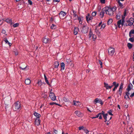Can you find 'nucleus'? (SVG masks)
<instances>
[{"instance_id": "nucleus-48", "label": "nucleus", "mask_w": 134, "mask_h": 134, "mask_svg": "<svg viewBox=\"0 0 134 134\" xmlns=\"http://www.w3.org/2000/svg\"><path fill=\"white\" fill-rule=\"evenodd\" d=\"M4 41L6 43H8L9 42L7 38H4Z\"/></svg>"}, {"instance_id": "nucleus-36", "label": "nucleus", "mask_w": 134, "mask_h": 134, "mask_svg": "<svg viewBox=\"0 0 134 134\" xmlns=\"http://www.w3.org/2000/svg\"><path fill=\"white\" fill-rule=\"evenodd\" d=\"M78 20L79 21V23L80 24H81L82 23V20L81 19V18L80 17H79L78 18Z\"/></svg>"}, {"instance_id": "nucleus-21", "label": "nucleus", "mask_w": 134, "mask_h": 134, "mask_svg": "<svg viewBox=\"0 0 134 134\" xmlns=\"http://www.w3.org/2000/svg\"><path fill=\"white\" fill-rule=\"evenodd\" d=\"M104 83V87L106 89L108 90L109 89H110V86H109L108 83L105 82Z\"/></svg>"}, {"instance_id": "nucleus-63", "label": "nucleus", "mask_w": 134, "mask_h": 134, "mask_svg": "<svg viewBox=\"0 0 134 134\" xmlns=\"http://www.w3.org/2000/svg\"><path fill=\"white\" fill-rule=\"evenodd\" d=\"M130 20L131 21H133V23L134 22V19L133 18H130V20Z\"/></svg>"}, {"instance_id": "nucleus-10", "label": "nucleus", "mask_w": 134, "mask_h": 134, "mask_svg": "<svg viewBox=\"0 0 134 134\" xmlns=\"http://www.w3.org/2000/svg\"><path fill=\"white\" fill-rule=\"evenodd\" d=\"M49 96L52 100L54 101L56 99V96L55 94L53 93H50Z\"/></svg>"}, {"instance_id": "nucleus-23", "label": "nucleus", "mask_w": 134, "mask_h": 134, "mask_svg": "<svg viewBox=\"0 0 134 134\" xmlns=\"http://www.w3.org/2000/svg\"><path fill=\"white\" fill-rule=\"evenodd\" d=\"M104 113L103 111H102L101 112V115H103V118H104L105 119H106L107 118V116H108V114H104Z\"/></svg>"}, {"instance_id": "nucleus-32", "label": "nucleus", "mask_w": 134, "mask_h": 134, "mask_svg": "<svg viewBox=\"0 0 134 134\" xmlns=\"http://www.w3.org/2000/svg\"><path fill=\"white\" fill-rule=\"evenodd\" d=\"M119 86V84L118 83H117L114 86V88H113V91H115L116 89Z\"/></svg>"}, {"instance_id": "nucleus-40", "label": "nucleus", "mask_w": 134, "mask_h": 134, "mask_svg": "<svg viewBox=\"0 0 134 134\" xmlns=\"http://www.w3.org/2000/svg\"><path fill=\"white\" fill-rule=\"evenodd\" d=\"M79 102L78 101H75V100H74L73 102V104L76 105H78L77 103Z\"/></svg>"}, {"instance_id": "nucleus-52", "label": "nucleus", "mask_w": 134, "mask_h": 134, "mask_svg": "<svg viewBox=\"0 0 134 134\" xmlns=\"http://www.w3.org/2000/svg\"><path fill=\"white\" fill-rule=\"evenodd\" d=\"M28 3L30 4V5H32V2L31 1V0H29L28 1Z\"/></svg>"}, {"instance_id": "nucleus-57", "label": "nucleus", "mask_w": 134, "mask_h": 134, "mask_svg": "<svg viewBox=\"0 0 134 134\" xmlns=\"http://www.w3.org/2000/svg\"><path fill=\"white\" fill-rule=\"evenodd\" d=\"M54 2H57L58 3L60 2V0H53Z\"/></svg>"}, {"instance_id": "nucleus-9", "label": "nucleus", "mask_w": 134, "mask_h": 134, "mask_svg": "<svg viewBox=\"0 0 134 134\" xmlns=\"http://www.w3.org/2000/svg\"><path fill=\"white\" fill-rule=\"evenodd\" d=\"M86 19L88 23L89 22L93 19V17L90 15L89 13H88L86 16Z\"/></svg>"}, {"instance_id": "nucleus-1", "label": "nucleus", "mask_w": 134, "mask_h": 134, "mask_svg": "<svg viewBox=\"0 0 134 134\" xmlns=\"http://www.w3.org/2000/svg\"><path fill=\"white\" fill-rule=\"evenodd\" d=\"M13 106V109L14 111H19L21 109V104L18 101L14 103Z\"/></svg>"}, {"instance_id": "nucleus-53", "label": "nucleus", "mask_w": 134, "mask_h": 134, "mask_svg": "<svg viewBox=\"0 0 134 134\" xmlns=\"http://www.w3.org/2000/svg\"><path fill=\"white\" fill-rule=\"evenodd\" d=\"M56 104H57V103L54 102H51L49 103V104L50 105H56Z\"/></svg>"}, {"instance_id": "nucleus-41", "label": "nucleus", "mask_w": 134, "mask_h": 134, "mask_svg": "<svg viewBox=\"0 0 134 134\" xmlns=\"http://www.w3.org/2000/svg\"><path fill=\"white\" fill-rule=\"evenodd\" d=\"M97 14V12L96 11H94L93 12L92 14V15L93 16H95Z\"/></svg>"}, {"instance_id": "nucleus-29", "label": "nucleus", "mask_w": 134, "mask_h": 134, "mask_svg": "<svg viewBox=\"0 0 134 134\" xmlns=\"http://www.w3.org/2000/svg\"><path fill=\"white\" fill-rule=\"evenodd\" d=\"M44 76L45 82H46L47 84H48V85H49V83L48 82V80H47L46 76L45 75H44Z\"/></svg>"}, {"instance_id": "nucleus-14", "label": "nucleus", "mask_w": 134, "mask_h": 134, "mask_svg": "<svg viewBox=\"0 0 134 134\" xmlns=\"http://www.w3.org/2000/svg\"><path fill=\"white\" fill-rule=\"evenodd\" d=\"M133 87V86L132 84L130 83L128 85L126 90L128 91H129L131 89H132Z\"/></svg>"}, {"instance_id": "nucleus-12", "label": "nucleus", "mask_w": 134, "mask_h": 134, "mask_svg": "<svg viewBox=\"0 0 134 134\" xmlns=\"http://www.w3.org/2000/svg\"><path fill=\"white\" fill-rule=\"evenodd\" d=\"M66 14V13L64 11H61L59 13V15L60 18H63L65 16Z\"/></svg>"}, {"instance_id": "nucleus-58", "label": "nucleus", "mask_w": 134, "mask_h": 134, "mask_svg": "<svg viewBox=\"0 0 134 134\" xmlns=\"http://www.w3.org/2000/svg\"><path fill=\"white\" fill-rule=\"evenodd\" d=\"M2 33L3 34H5L6 32L4 30H3L2 32Z\"/></svg>"}, {"instance_id": "nucleus-24", "label": "nucleus", "mask_w": 134, "mask_h": 134, "mask_svg": "<svg viewBox=\"0 0 134 134\" xmlns=\"http://www.w3.org/2000/svg\"><path fill=\"white\" fill-rule=\"evenodd\" d=\"M25 83L27 85H29L31 83V81L29 79H27L25 81Z\"/></svg>"}, {"instance_id": "nucleus-43", "label": "nucleus", "mask_w": 134, "mask_h": 134, "mask_svg": "<svg viewBox=\"0 0 134 134\" xmlns=\"http://www.w3.org/2000/svg\"><path fill=\"white\" fill-rule=\"evenodd\" d=\"M113 20L111 19H110L109 20L108 22V24H110L112 22Z\"/></svg>"}, {"instance_id": "nucleus-39", "label": "nucleus", "mask_w": 134, "mask_h": 134, "mask_svg": "<svg viewBox=\"0 0 134 134\" xmlns=\"http://www.w3.org/2000/svg\"><path fill=\"white\" fill-rule=\"evenodd\" d=\"M117 83L115 82H114L113 83V85L111 86H110V88L111 89L113 86H115V85L117 84Z\"/></svg>"}, {"instance_id": "nucleus-44", "label": "nucleus", "mask_w": 134, "mask_h": 134, "mask_svg": "<svg viewBox=\"0 0 134 134\" xmlns=\"http://www.w3.org/2000/svg\"><path fill=\"white\" fill-rule=\"evenodd\" d=\"M111 9L112 10V11L113 12H113L116 9V7H113L112 8H111Z\"/></svg>"}, {"instance_id": "nucleus-8", "label": "nucleus", "mask_w": 134, "mask_h": 134, "mask_svg": "<svg viewBox=\"0 0 134 134\" xmlns=\"http://www.w3.org/2000/svg\"><path fill=\"white\" fill-rule=\"evenodd\" d=\"M123 85L124 84L123 83H121L120 86L119 90L118 91L119 94L120 96L121 95Z\"/></svg>"}, {"instance_id": "nucleus-38", "label": "nucleus", "mask_w": 134, "mask_h": 134, "mask_svg": "<svg viewBox=\"0 0 134 134\" xmlns=\"http://www.w3.org/2000/svg\"><path fill=\"white\" fill-rule=\"evenodd\" d=\"M56 28V26L53 24H52L51 25V29H55Z\"/></svg>"}, {"instance_id": "nucleus-13", "label": "nucleus", "mask_w": 134, "mask_h": 134, "mask_svg": "<svg viewBox=\"0 0 134 134\" xmlns=\"http://www.w3.org/2000/svg\"><path fill=\"white\" fill-rule=\"evenodd\" d=\"M133 23V21H131L130 20H128L127 21V23L125 24V26H131Z\"/></svg>"}, {"instance_id": "nucleus-34", "label": "nucleus", "mask_w": 134, "mask_h": 134, "mask_svg": "<svg viewBox=\"0 0 134 134\" xmlns=\"http://www.w3.org/2000/svg\"><path fill=\"white\" fill-rule=\"evenodd\" d=\"M113 111L111 109L109 110L108 111V113L110 115L113 116V114H112Z\"/></svg>"}, {"instance_id": "nucleus-37", "label": "nucleus", "mask_w": 134, "mask_h": 134, "mask_svg": "<svg viewBox=\"0 0 134 134\" xmlns=\"http://www.w3.org/2000/svg\"><path fill=\"white\" fill-rule=\"evenodd\" d=\"M127 46L129 49H130L132 47V45L130 43H128L127 44Z\"/></svg>"}, {"instance_id": "nucleus-25", "label": "nucleus", "mask_w": 134, "mask_h": 134, "mask_svg": "<svg viewBox=\"0 0 134 134\" xmlns=\"http://www.w3.org/2000/svg\"><path fill=\"white\" fill-rule=\"evenodd\" d=\"M5 21L7 22L9 24H12V20L9 18H8L6 19L5 20Z\"/></svg>"}, {"instance_id": "nucleus-62", "label": "nucleus", "mask_w": 134, "mask_h": 134, "mask_svg": "<svg viewBox=\"0 0 134 134\" xmlns=\"http://www.w3.org/2000/svg\"><path fill=\"white\" fill-rule=\"evenodd\" d=\"M101 9V7H100V6L98 7V11H100Z\"/></svg>"}, {"instance_id": "nucleus-31", "label": "nucleus", "mask_w": 134, "mask_h": 134, "mask_svg": "<svg viewBox=\"0 0 134 134\" xmlns=\"http://www.w3.org/2000/svg\"><path fill=\"white\" fill-rule=\"evenodd\" d=\"M43 83L41 81V80H38L37 82V84L38 85V86H40L42 85Z\"/></svg>"}, {"instance_id": "nucleus-61", "label": "nucleus", "mask_w": 134, "mask_h": 134, "mask_svg": "<svg viewBox=\"0 0 134 134\" xmlns=\"http://www.w3.org/2000/svg\"><path fill=\"white\" fill-rule=\"evenodd\" d=\"M72 12L73 14H76V13H77V12L76 11H75L74 10H72Z\"/></svg>"}, {"instance_id": "nucleus-3", "label": "nucleus", "mask_w": 134, "mask_h": 134, "mask_svg": "<svg viewBox=\"0 0 134 134\" xmlns=\"http://www.w3.org/2000/svg\"><path fill=\"white\" fill-rule=\"evenodd\" d=\"M105 10V12L107 14H108L110 16H112L113 14V13L111 9V8L109 7H105L104 8Z\"/></svg>"}, {"instance_id": "nucleus-30", "label": "nucleus", "mask_w": 134, "mask_h": 134, "mask_svg": "<svg viewBox=\"0 0 134 134\" xmlns=\"http://www.w3.org/2000/svg\"><path fill=\"white\" fill-rule=\"evenodd\" d=\"M117 2L118 3L119 6L121 8H123V5L121 3L120 1H117Z\"/></svg>"}, {"instance_id": "nucleus-49", "label": "nucleus", "mask_w": 134, "mask_h": 134, "mask_svg": "<svg viewBox=\"0 0 134 134\" xmlns=\"http://www.w3.org/2000/svg\"><path fill=\"white\" fill-rule=\"evenodd\" d=\"M99 64H100V65L101 68H102V62L100 60H99Z\"/></svg>"}, {"instance_id": "nucleus-15", "label": "nucleus", "mask_w": 134, "mask_h": 134, "mask_svg": "<svg viewBox=\"0 0 134 134\" xmlns=\"http://www.w3.org/2000/svg\"><path fill=\"white\" fill-rule=\"evenodd\" d=\"M41 120L39 119H36L35 121V123L36 125L37 126H38L40 124Z\"/></svg>"}, {"instance_id": "nucleus-4", "label": "nucleus", "mask_w": 134, "mask_h": 134, "mask_svg": "<svg viewBox=\"0 0 134 134\" xmlns=\"http://www.w3.org/2000/svg\"><path fill=\"white\" fill-rule=\"evenodd\" d=\"M88 27L86 25H85L82 27L80 28L81 32L83 33H87L88 30Z\"/></svg>"}, {"instance_id": "nucleus-16", "label": "nucleus", "mask_w": 134, "mask_h": 134, "mask_svg": "<svg viewBox=\"0 0 134 134\" xmlns=\"http://www.w3.org/2000/svg\"><path fill=\"white\" fill-rule=\"evenodd\" d=\"M75 113L78 117H81L82 116V114L80 111H76L75 112Z\"/></svg>"}, {"instance_id": "nucleus-47", "label": "nucleus", "mask_w": 134, "mask_h": 134, "mask_svg": "<svg viewBox=\"0 0 134 134\" xmlns=\"http://www.w3.org/2000/svg\"><path fill=\"white\" fill-rule=\"evenodd\" d=\"M129 92V91H128V92H126L125 93V94H126V95L127 96L128 98L129 99H130V98L129 97V95L130 94Z\"/></svg>"}, {"instance_id": "nucleus-51", "label": "nucleus", "mask_w": 134, "mask_h": 134, "mask_svg": "<svg viewBox=\"0 0 134 134\" xmlns=\"http://www.w3.org/2000/svg\"><path fill=\"white\" fill-rule=\"evenodd\" d=\"M53 131H54L53 134H57L58 131L57 130H56L54 129H53Z\"/></svg>"}, {"instance_id": "nucleus-35", "label": "nucleus", "mask_w": 134, "mask_h": 134, "mask_svg": "<svg viewBox=\"0 0 134 134\" xmlns=\"http://www.w3.org/2000/svg\"><path fill=\"white\" fill-rule=\"evenodd\" d=\"M63 100L65 102H69V100L65 97H64L63 98Z\"/></svg>"}, {"instance_id": "nucleus-27", "label": "nucleus", "mask_w": 134, "mask_h": 134, "mask_svg": "<svg viewBox=\"0 0 134 134\" xmlns=\"http://www.w3.org/2000/svg\"><path fill=\"white\" fill-rule=\"evenodd\" d=\"M61 67V70H64V69L65 66V64L64 63L62 62L60 64Z\"/></svg>"}, {"instance_id": "nucleus-55", "label": "nucleus", "mask_w": 134, "mask_h": 134, "mask_svg": "<svg viewBox=\"0 0 134 134\" xmlns=\"http://www.w3.org/2000/svg\"><path fill=\"white\" fill-rule=\"evenodd\" d=\"M79 17L78 16H77V17H73V20H75L78 19V18Z\"/></svg>"}, {"instance_id": "nucleus-50", "label": "nucleus", "mask_w": 134, "mask_h": 134, "mask_svg": "<svg viewBox=\"0 0 134 134\" xmlns=\"http://www.w3.org/2000/svg\"><path fill=\"white\" fill-rule=\"evenodd\" d=\"M105 24H103L101 25V26L100 29H104L105 27Z\"/></svg>"}, {"instance_id": "nucleus-46", "label": "nucleus", "mask_w": 134, "mask_h": 134, "mask_svg": "<svg viewBox=\"0 0 134 134\" xmlns=\"http://www.w3.org/2000/svg\"><path fill=\"white\" fill-rule=\"evenodd\" d=\"M84 129V127L83 126H80L79 127V129L80 130L82 129L83 130V129Z\"/></svg>"}, {"instance_id": "nucleus-17", "label": "nucleus", "mask_w": 134, "mask_h": 134, "mask_svg": "<svg viewBox=\"0 0 134 134\" xmlns=\"http://www.w3.org/2000/svg\"><path fill=\"white\" fill-rule=\"evenodd\" d=\"M79 31V29L78 27H75L74 30V34L75 35H76L78 31Z\"/></svg>"}, {"instance_id": "nucleus-6", "label": "nucleus", "mask_w": 134, "mask_h": 134, "mask_svg": "<svg viewBox=\"0 0 134 134\" xmlns=\"http://www.w3.org/2000/svg\"><path fill=\"white\" fill-rule=\"evenodd\" d=\"M88 36L89 38L90 39H91L92 36V38L93 39V41H94L97 38V36L96 35L93 34L91 30H90V31Z\"/></svg>"}, {"instance_id": "nucleus-2", "label": "nucleus", "mask_w": 134, "mask_h": 134, "mask_svg": "<svg viewBox=\"0 0 134 134\" xmlns=\"http://www.w3.org/2000/svg\"><path fill=\"white\" fill-rule=\"evenodd\" d=\"M126 14V10H125V12H124V15L123 16L122 15V18L121 20V19L119 20L117 22V24L119 28L120 27V25L121 24V25L122 26H123L125 23V16Z\"/></svg>"}, {"instance_id": "nucleus-54", "label": "nucleus", "mask_w": 134, "mask_h": 134, "mask_svg": "<svg viewBox=\"0 0 134 134\" xmlns=\"http://www.w3.org/2000/svg\"><path fill=\"white\" fill-rule=\"evenodd\" d=\"M3 19L2 20H0V26L3 23Z\"/></svg>"}, {"instance_id": "nucleus-56", "label": "nucleus", "mask_w": 134, "mask_h": 134, "mask_svg": "<svg viewBox=\"0 0 134 134\" xmlns=\"http://www.w3.org/2000/svg\"><path fill=\"white\" fill-rule=\"evenodd\" d=\"M100 2L102 3H105V0H100Z\"/></svg>"}, {"instance_id": "nucleus-5", "label": "nucleus", "mask_w": 134, "mask_h": 134, "mask_svg": "<svg viewBox=\"0 0 134 134\" xmlns=\"http://www.w3.org/2000/svg\"><path fill=\"white\" fill-rule=\"evenodd\" d=\"M115 52V49L113 48L110 47L108 49V54L111 56L113 55Z\"/></svg>"}, {"instance_id": "nucleus-11", "label": "nucleus", "mask_w": 134, "mask_h": 134, "mask_svg": "<svg viewBox=\"0 0 134 134\" xmlns=\"http://www.w3.org/2000/svg\"><path fill=\"white\" fill-rule=\"evenodd\" d=\"M105 10L104 8H103L102 10V11L99 13V16L101 18H102L104 17V14L105 12Z\"/></svg>"}, {"instance_id": "nucleus-64", "label": "nucleus", "mask_w": 134, "mask_h": 134, "mask_svg": "<svg viewBox=\"0 0 134 134\" xmlns=\"http://www.w3.org/2000/svg\"><path fill=\"white\" fill-rule=\"evenodd\" d=\"M73 17H77V16L76 14H73Z\"/></svg>"}, {"instance_id": "nucleus-28", "label": "nucleus", "mask_w": 134, "mask_h": 134, "mask_svg": "<svg viewBox=\"0 0 134 134\" xmlns=\"http://www.w3.org/2000/svg\"><path fill=\"white\" fill-rule=\"evenodd\" d=\"M99 116V119H102V117L101 115V112L99 113L98 115H96L95 117L96 118H98Z\"/></svg>"}, {"instance_id": "nucleus-19", "label": "nucleus", "mask_w": 134, "mask_h": 134, "mask_svg": "<svg viewBox=\"0 0 134 134\" xmlns=\"http://www.w3.org/2000/svg\"><path fill=\"white\" fill-rule=\"evenodd\" d=\"M59 65V62H58L56 61L54 62L53 65L55 68H58Z\"/></svg>"}, {"instance_id": "nucleus-45", "label": "nucleus", "mask_w": 134, "mask_h": 134, "mask_svg": "<svg viewBox=\"0 0 134 134\" xmlns=\"http://www.w3.org/2000/svg\"><path fill=\"white\" fill-rule=\"evenodd\" d=\"M83 130L86 134L88 133L89 132V131L87 129H83Z\"/></svg>"}, {"instance_id": "nucleus-42", "label": "nucleus", "mask_w": 134, "mask_h": 134, "mask_svg": "<svg viewBox=\"0 0 134 134\" xmlns=\"http://www.w3.org/2000/svg\"><path fill=\"white\" fill-rule=\"evenodd\" d=\"M19 24L18 23H16L14 24L13 25V26L14 27H16L18 26L19 25Z\"/></svg>"}, {"instance_id": "nucleus-26", "label": "nucleus", "mask_w": 134, "mask_h": 134, "mask_svg": "<svg viewBox=\"0 0 134 134\" xmlns=\"http://www.w3.org/2000/svg\"><path fill=\"white\" fill-rule=\"evenodd\" d=\"M34 115L37 118L39 119V118L41 116V115L35 112L34 113Z\"/></svg>"}, {"instance_id": "nucleus-7", "label": "nucleus", "mask_w": 134, "mask_h": 134, "mask_svg": "<svg viewBox=\"0 0 134 134\" xmlns=\"http://www.w3.org/2000/svg\"><path fill=\"white\" fill-rule=\"evenodd\" d=\"M94 103L96 104L97 103H98L101 105L103 104V103L102 100L101 99L98 98H96L94 100Z\"/></svg>"}, {"instance_id": "nucleus-60", "label": "nucleus", "mask_w": 134, "mask_h": 134, "mask_svg": "<svg viewBox=\"0 0 134 134\" xmlns=\"http://www.w3.org/2000/svg\"><path fill=\"white\" fill-rule=\"evenodd\" d=\"M26 66L24 68H22L21 67H20V68L22 70H25V69H26Z\"/></svg>"}, {"instance_id": "nucleus-59", "label": "nucleus", "mask_w": 134, "mask_h": 134, "mask_svg": "<svg viewBox=\"0 0 134 134\" xmlns=\"http://www.w3.org/2000/svg\"><path fill=\"white\" fill-rule=\"evenodd\" d=\"M134 96V92L130 96V97H132Z\"/></svg>"}, {"instance_id": "nucleus-22", "label": "nucleus", "mask_w": 134, "mask_h": 134, "mask_svg": "<svg viewBox=\"0 0 134 134\" xmlns=\"http://www.w3.org/2000/svg\"><path fill=\"white\" fill-rule=\"evenodd\" d=\"M43 42L45 43H47L48 41V38L46 37H44L43 39Z\"/></svg>"}, {"instance_id": "nucleus-20", "label": "nucleus", "mask_w": 134, "mask_h": 134, "mask_svg": "<svg viewBox=\"0 0 134 134\" xmlns=\"http://www.w3.org/2000/svg\"><path fill=\"white\" fill-rule=\"evenodd\" d=\"M95 32L96 33L97 35L98 36H99L100 35V32L99 31V30L98 29H97V26L95 27Z\"/></svg>"}, {"instance_id": "nucleus-18", "label": "nucleus", "mask_w": 134, "mask_h": 134, "mask_svg": "<svg viewBox=\"0 0 134 134\" xmlns=\"http://www.w3.org/2000/svg\"><path fill=\"white\" fill-rule=\"evenodd\" d=\"M129 36L130 37L134 36V29L131 30L129 32Z\"/></svg>"}, {"instance_id": "nucleus-33", "label": "nucleus", "mask_w": 134, "mask_h": 134, "mask_svg": "<svg viewBox=\"0 0 134 134\" xmlns=\"http://www.w3.org/2000/svg\"><path fill=\"white\" fill-rule=\"evenodd\" d=\"M121 15V14L120 13H119L116 15V19H119Z\"/></svg>"}]
</instances>
